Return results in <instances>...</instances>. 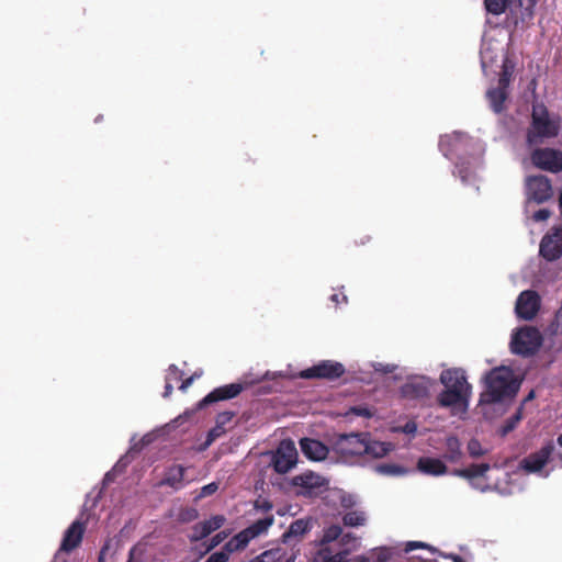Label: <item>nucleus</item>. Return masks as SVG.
I'll return each mask as SVG.
<instances>
[{
  "instance_id": "obj_1",
  "label": "nucleus",
  "mask_w": 562,
  "mask_h": 562,
  "mask_svg": "<svg viewBox=\"0 0 562 562\" xmlns=\"http://www.w3.org/2000/svg\"><path fill=\"white\" fill-rule=\"evenodd\" d=\"M440 382L445 385L437 396L440 407L460 409L465 412L472 393V386L468 382L465 371L461 368H451L440 373Z\"/></svg>"
},
{
  "instance_id": "obj_2",
  "label": "nucleus",
  "mask_w": 562,
  "mask_h": 562,
  "mask_svg": "<svg viewBox=\"0 0 562 562\" xmlns=\"http://www.w3.org/2000/svg\"><path fill=\"white\" fill-rule=\"evenodd\" d=\"M520 387V381L512 369L498 367L492 369L485 376V390L480 394L481 405H492L512 400Z\"/></svg>"
},
{
  "instance_id": "obj_3",
  "label": "nucleus",
  "mask_w": 562,
  "mask_h": 562,
  "mask_svg": "<svg viewBox=\"0 0 562 562\" xmlns=\"http://www.w3.org/2000/svg\"><path fill=\"white\" fill-rule=\"evenodd\" d=\"M559 133V125L550 119L549 112L543 105H535L531 115V125L527 132V143L536 146L544 138L555 137Z\"/></svg>"
},
{
  "instance_id": "obj_4",
  "label": "nucleus",
  "mask_w": 562,
  "mask_h": 562,
  "mask_svg": "<svg viewBox=\"0 0 562 562\" xmlns=\"http://www.w3.org/2000/svg\"><path fill=\"white\" fill-rule=\"evenodd\" d=\"M541 345V333L536 327L525 326L513 335L510 350L515 355L530 357L539 350Z\"/></svg>"
},
{
  "instance_id": "obj_5",
  "label": "nucleus",
  "mask_w": 562,
  "mask_h": 562,
  "mask_svg": "<svg viewBox=\"0 0 562 562\" xmlns=\"http://www.w3.org/2000/svg\"><path fill=\"white\" fill-rule=\"evenodd\" d=\"M346 372L345 366L334 360H322L318 363L304 369L300 372V378L305 380L323 379L335 381L340 379Z\"/></svg>"
},
{
  "instance_id": "obj_6",
  "label": "nucleus",
  "mask_w": 562,
  "mask_h": 562,
  "mask_svg": "<svg viewBox=\"0 0 562 562\" xmlns=\"http://www.w3.org/2000/svg\"><path fill=\"white\" fill-rule=\"evenodd\" d=\"M532 165L541 170L558 173L562 171V151L546 147L536 148L530 155Z\"/></svg>"
},
{
  "instance_id": "obj_7",
  "label": "nucleus",
  "mask_w": 562,
  "mask_h": 562,
  "mask_svg": "<svg viewBox=\"0 0 562 562\" xmlns=\"http://www.w3.org/2000/svg\"><path fill=\"white\" fill-rule=\"evenodd\" d=\"M525 189L527 199L536 203H543L553 195L551 181L543 175L527 177L525 181Z\"/></svg>"
},
{
  "instance_id": "obj_8",
  "label": "nucleus",
  "mask_w": 562,
  "mask_h": 562,
  "mask_svg": "<svg viewBox=\"0 0 562 562\" xmlns=\"http://www.w3.org/2000/svg\"><path fill=\"white\" fill-rule=\"evenodd\" d=\"M367 434H341L335 440L334 448L337 453L344 457L363 456Z\"/></svg>"
},
{
  "instance_id": "obj_9",
  "label": "nucleus",
  "mask_w": 562,
  "mask_h": 562,
  "mask_svg": "<svg viewBox=\"0 0 562 562\" xmlns=\"http://www.w3.org/2000/svg\"><path fill=\"white\" fill-rule=\"evenodd\" d=\"M539 252L548 261L558 260L562 256V226L551 228L542 237Z\"/></svg>"
},
{
  "instance_id": "obj_10",
  "label": "nucleus",
  "mask_w": 562,
  "mask_h": 562,
  "mask_svg": "<svg viewBox=\"0 0 562 562\" xmlns=\"http://www.w3.org/2000/svg\"><path fill=\"white\" fill-rule=\"evenodd\" d=\"M297 461V450L292 441H282L273 456L276 472L284 474L289 472Z\"/></svg>"
},
{
  "instance_id": "obj_11",
  "label": "nucleus",
  "mask_w": 562,
  "mask_h": 562,
  "mask_svg": "<svg viewBox=\"0 0 562 562\" xmlns=\"http://www.w3.org/2000/svg\"><path fill=\"white\" fill-rule=\"evenodd\" d=\"M245 390V384L243 383H231L226 385H222L215 387L206 396H204L199 403L198 408L202 409L211 404L228 401L237 397Z\"/></svg>"
},
{
  "instance_id": "obj_12",
  "label": "nucleus",
  "mask_w": 562,
  "mask_h": 562,
  "mask_svg": "<svg viewBox=\"0 0 562 562\" xmlns=\"http://www.w3.org/2000/svg\"><path fill=\"white\" fill-rule=\"evenodd\" d=\"M540 308V296L536 291H522L516 302L515 311L519 318L532 319Z\"/></svg>"
},
{
  "instance_id": "obj_13",
  "label": "nucleus",
  "mask_w": 562,
  "mask_h": 562,
  "mask_svg": "<svg viewBox=\"0 0 562 562\" xmlns=\"http://www.w3.org/2000/svg\"><path fill=\"white\" fill-rule=\"evenodd\" d=\"M86 531L85 522L80 520H75L65 531L59 552L70 553L76 548H78L81 542Z\"/></svg>"
},
{
  "instance_id": "obj_14",
  "label": "nucleus",
  "mask_w": 562,
  "mask_h": 562,
  "mask_svg": "<svg viewBox=\"0 0 562 562\" xmlns=\"http://www.w3.org/2000/svg\"><path fill=\"white\" fill-rule=\"evenodd\" d=\"M553 451L554 445L552 441H549L540 450L526 457L521 462L522 468L530 473L539 472L547 464Z\"/></svg>"
},
{
  "instance_id": "obj_15",
  "label": "nucleus",
  "mask_w": 562,
  "mask_h": 562,
  "mask_svg": "<svg viewBox=\"0 0 562 562\" xmlns=\"http://www.w3.org/2000/svg\"><path fill=\"white\" fill-rule=\"evenodd\" d=\"M226 521L223 515L212 516L210 519L200 521L192 527V533L189 535L190 542L203 540L212 532L218 530Z\"/></svg>"
},
{
  "instance_id": "obj_16",
  "label": "nucleus",
  "mask_w": 562,
  "mask_h": 562,
  "mask_svg": "<svg viewBox=\"0 0 562 562\" xmlns=\"http://www.w3.org/2000/svg\"><path fill=\"white\" fill-rule=\"evenodd\" d=\"M313 562H370L364 555H357L353 559H348V551L335 552L330 548H321Z\"/></svg>"
},
{
  "instance_id": "obj_17",
  "label": "nucleus",
  "mask_w": 562,
  "mask_h": 562,
  "mask_svg": "<svg viewBox=\"0 0 562 562\" xmlns=\"http://www.w3.org/2000/svg\"><path fill=\"white\" fill-rule=\"evenodd\" d=\"M303 454L312 461L325 460L328 456V448L319 440L303 438L300 440Z\"/></svg>"
},
{
  "instance_id": "obj_18",
  "label": "nucleus",
  "mask_w": 562,
  "mask_h": 562,
  "mask_svg": "<svg viewBox=\"0 0 562 562\" xmlns=\"http://www.w3.org/2000/svg\"><path fill=\"white\" fill-rule=\"evenodd\" d=\"M429 380L417 379L412 380L402 385L401 394L403 397L408 400H420L428 396L429 393Z\"/></svg>"
},
{
  "instance_id": "obj_19",
  "label": "nucleus",
  "mask_w": 562,
  "mask_h": 562,
  "mask_svg": "<svg viewBox=\"0 0 562 562\" xmlns=\"http://www.w3.org/2000/svg\"><path fill=\"white\" fill-rule=\"evenodd\" d=\"M293 484L303 488V495L315 494L318 488L325 485V480L312 472L297 475L293 479Z\"/></svg>"
},
{
  "instance_id": "obj_20",
  "label": "nucleus",
  "mask_w": 562,
  "mask_h": 562,
  "mask_svg": "<svg viewBox=\"0 0 562 562\" xmlns=\"http://www.w3.org/2000/svg\"><path fill=\"white\" fill-rule=\"evenodd\" d=\"M186 470L181 464L170 465L166 470L164 479L158 483V486H169L175 491L182 488Z\"/></svg>"
},
{
  "instance_id": "obj_21",
  "label": "nucleus",
  "mask_w": 562,
  "mask_h": 562,
  "mask_svg": "<svg viewBox=\"0 0 562 562\" xmlns=\"http://www.w3.org/2000/svg\"><path fill=\"white\" fill-rule=\"evenodd\" d=\"M512 7L519 9V12L516 15L515 24L517 25L520 21L521 23L530 22L535 16V7L537 4V0H510Z\"/></svg>"
},
{
  "instance_id": "obj_22",
  "label": "nucleus",
  "mask_w": 562,
  "mask_h": 562,
  "mask_svg": "<svg viewBox=\"0 0 562 562\" xmlns=\"http://www.w3.org/2000/svg\"><path fill=\"white\" fill-rule=\"evenodd\" d=\"M417 469L429 475H442L447 472V465L439 459L422 457L417 462Z\"/></svg>"
},
{
  "instance_id": "obj_23",
  "label": "nucleus",
  "mask_w": 562,
  "mask_h": 562,
  "mask_svg": "<svg viewBox=\"0 0 562 562\" xmlns=\"http://www.w3.org/2000/svg\"><path fill=\"white\" fill-rule=\"evenodd\" d=\"M366 448L367 450L363 451V454L379 459L385 457L392 450L393 446L390 442L372 440L370 435L367 434Z\"/></svg>"
},
{
  "instance_id": "obj_24",
  "label": "nucleus",
  "mask_w": 562,
  "mask_h": 562,
  "mask_svg": "<svg viewBox=\"0 0 562 562\" xmlns=\"http://www.w3.org/2000/svg\"><path fill=\"white\" fill-rule=\"evenodd\" d=\"M508 94L509 92L507 90L499 87L487 90L486 98L495 113H501L504 110V102L508 98Z\"/></svg>"
},
{
  "instance_id": "obj_25",
  "label": "nucleus",
  "mask_w": 562,
  "mask_h": 562,
  "mask_svg": "<svg viewBox=\"0 0 562 562\" xmlns=\"http://www.w3.org/2000/svg\"><path fill=\"white\" fill-rule=\"evenodd\" d=\"M310 524L305 519H296L292 521L288 530L283 533V541L288 542L291 538H301L310 531Z\"/></svg>"
},
{
  "instance_id": "obj_26",
  "label": "nucleus",
  "mask_w": 562,
  "mask_h": 562,
  "mask_svg": "<svg viewBox=\"0 0 562 562\" xmlns=\"http://www.w3.org/2000/svg\"><path fill=\"white\" fill-rule=\"evenodd\" d=\"M514 71H515V63L512 59H509L508 57H506L503 60L497 87L508 91Z\"/></svg>"
},
{
  "instance_id": "obj_27",
  "label": "nucleus",
  "mask_w": 562,
  "mask_h": 562,
  "mask_svg": "<svg viewBox=\"0 0 562 562\" xmlns=\"http://www.w3.org/2000/svg\"><path fill=\"white\" fill-rule=\"evenodd\" d=\"M462 456L460 440L456 436H449L446 439L445 459L450 462H457Z\"/></svg>"
},
{
  "instance_id": "obj_28",
  "label": "nucleus",
  "mask_w": 562,
  "mask_h": 562,
  "mask_svg": "<svg viewBox=\"0 0 562 562\" xmlns=\"http://www.w3.org/2000/svg\"><path fill=\"white\" fill-rule=\"evenodd\" d=\"M483 2L486 12L493 15H501L506 9H509L510 12L514 13L510 0H483Z\"/></svg>"
},
{
  "instance_id": "obj_29",
  "label": "nucleus",
  "mask_w": 562,
  "mask_h": 562,
  "mask_svg": "<svg viewBox=\"0 0 562 562\" xmlns=\"http://www.w3.org/2000/svg\"><path fill=\"white\" fill-rule=\"evenodd\" d=\"M491 469L488 463L471 464L467 469L456 470L454 473L461 477L474 479L483 476Z\"/></svg>"
},
{
  "instance_id": "obj_30",
  "label": "nucleus",
  "mask_w": 562,
  "mask_h": 562,
  "mask_svg": "<svg viewBox=\"0 0 562 562\" xmlns=\"http://www.w3.org/2000/svg\"><path fill=\"white\" fill-rule=\"evenodd\" d=\"M274 518L272 515L267 516L265 518L256 520L254 524L247 527L248 531L252 536V538H257L262 533H266L268 529L272 526Z\"/></svg>"
},
{
  "instance_id": "obj_31",
  "label": "nucleus",
  "mask_w": 562,
  "mask_h": 562,
  "mask_svg": "<svg viewBox=\"0 0 562 562\" xmlns=\"http://www.w3.org/2000/svg\"><path fill=\"white\" fill-rule=\"evenodd\" d=\"M342 535V528L339 525H331L323 530L321 539L322 548H329L328 544L337 540Z\"/></svg>"
},
{
  "instance_id": "obj_32",
  "label": "nucleus",
  "mask_w": 562,
  "mask_h": 562,
  "mask_svg": "<svg viewBox=\"0 0 562 562\" xmlns=\"http://www.w3.org/2000/svg\"><path fill=\"white\" fill-rule=\"evenodd\" d=\"M367 517L363 512H348L342 516V522L347 527H359L366 524Z\"/></svg>"
},
{
  "instance_id": "obj_33",
  "label": "nucleus",
  "mask_w": 562,
  "mask_h": 562,
  "mask_svg": "<svg viewBox=\"0 0 562 562\" xmlns=\"http://www.w3.org/2000/svg\"><path fill=\"white\" fill-rule=\"evenodd\" d=\"M228 537L227 531H220L215 536H213L210 542L205 546V549L200 553V558L211 552L214 548H216L220 543H222Z\"/></svg>"
},
{
  "instance_id": "obj_34",
  "label": "nucleus",
  "mask_w": 562,
  "mask_h": 562,
  "mask_svg": "<svg viewBox=\"0 0 562 562\" xmlns=\"http://www.w3.org/2000/svg\"><path fill=\"white\" fill-rule=\"evenodd\" d=\"M199 516V512L193 507L182 508L178 514V520L182 524L191 522Z\"/></svg>"
},
{
  "instance_id": "obj_35",
  "label": "nucleus",
  "mask_w": 562,
  "mask_h": 562,
  "mask_svg": "<svg viewBox=\"0 0 562 562\" xmlns=\"http://www.w3.org/2000/svg\"><path fill=\"white\" fill-rule=\"evenodd\" d=\"M375 469L379 473L386 474V475H398V474H403L405 472L404 469H402L401 467H398L396 464L383 463V464L376 465Z\"/></svg>"
},
{
  "instance_id": "obj_36",
  "label": "nucleus",
  "mask_w": 562,
  "mask_h": 562,
  "mask_svg": "<svg viewBox=\"0 0 562 562\" xmlns=\"http://www.w3.org/2000/svg\"><path fill=\"white\" fill-rule=\"evenodd\" d=\"M468 452L472 458H479L486 453V451L482 448L481 442L475 438H472L468 442Z\"/></svg>"
},
{
  "instance_id": "obj_37",
  "label": "nucleus",
  "mask_w": 562,
  "mask_h": 562,
  "mask_svg": "<svg viewBox=\"0 0 562 562\" xmlns=\"http://www.w3.org/2000/svg\"><path fill=\"white\" fill-rule=\"evenodd\" d=\"M235 541L240 544V548L244 550L248 543L254 539L250 532L247 528L239 531L237 535L234 536Z\"/></svg>"
},
{
  "instance_id": "obj_38",
  "label": "nucleus",
  "mask_w": 562,
  "mask_h": 562,
  "mask_svg": "<svg viewBox=\"0 0 562 562\" xmlns=\"http://www.w3.org/2000/svg\"><path fill=\"white\" fill-rule=\"evenodd\" d=\"M415 549H427L431 552H436L437 549L431 547L430 544L426 543V542H422V541H408L406 544H405V552H411Z\"/></svg>"
},
{
  "instance_id": "obj_39",
  "label": "nucleus",
  "mask_w": 562,
  "mask_h": 562,
  "mask_svg": "<svg viewBox=\"0 0 562 562\" xmlns=\"http://www.w3.org/2000/svg\"><path fill=\"white\" fill-rule=\"evenodd\" d=\"M234 417H235L234 412H229V411L222 412L216 416L215 424L225 428V426L227 424H229Z\"/></svg>"
},
{
  "instance_id": "obj_40",
  "label": "nucleus",
  "mask_w": 562,
  "mask_h": 562,
  "mask_svg": "<svg viewBox=\"0 0 562 562\" xmlns=\"http://www.w3.org/2000/svg\"><path fill=\"white\" fill-rule=\"evenodd\" d=\"M226 432V428H223L218 425L215 424V426L210 429V431L207 432V437H206V445H211L215 439H217L218 437H221L222 435H224Z\"/></svg>"
},
{
  "instance_id": "obj_41",
  "label": "nucleus",
  "mask_w": 562,
  "mask_h": 562,
  "mask_svg": "<svg viewBox=\"0 0 562 562\" xmlns=\"http://www.w3.org/2000/svg\"><path fill=\"white\" fill-rule=\"evenodd\" d=\"M520 413L518 412L517 414H515L513 417H510L509 419L506 420L505 425L503 426L502 428V434L503 435H506L508 434L509 431L514 430L517 423L520 420Z\"/></svg>"
},
{
  "instance_id": "obj_42",
  "label": "nucleus",
  "mask_w": 562,
  "mask_h": 562,
  "mask_svg": "<svg viewBox=\"0 0 562 562\" xmlns=\"http://www.w3.org/2000/svg\"><path fill=\"white\" fill-rule=\"evenodd\" d=\"M229 561V557L227 555V553L224 551V549H222L221 551L218 552H214L212 553L207 560L205 562H228Z\"/></svg>"
},
{
  "instance_id": "obj_43",
  "label": "nucleus",
  "mask_w": 562,
  "mask_h": 562,
  "mask_svg": "<svg viewBox=\"0 0 562 562\" xmlns=\"http://www.w3.org/2000/svg\"><path fill=\"white\" fill-rule=\"evenodd\" d=\"M349 414H352V415H356V416H361V417H371L372 416V413L369 408L367 407H361V406H353V407H350L349 412L347 413V415Z\"/></svg>"
},
{
  "instance_id": "obj_44",
  "label": "nucleus",
  "mask_w": 562,
  "mask_h": 562,
  "mask_svg": "<svg viewBox=\"0 0 562 562\" xmlns=\"http://www.w3.org/2000/svg\"><path fill=\"white\" fill-rule=\"evenodd\" d=\"M224 551L227 553L228 557H231L232 553L236 552V551H241L243 549L240 548V544H238L236 541H235V538L233 537L232 539H229L223 547Z\"/></svg>"
},
{
  "instance_id": "obj_45",
  "label": "nucleus",
  "mask_w": 562,
  "mask_h": 562,
  "mask_svg": "<svg viewBox=\"0 0 562 562\" xmlns=\"http://www.w3.org/2000/svg\"><path fill=\"white\" fill-rule=\"evenodd\" d=\"M218 488V484L215 483V482H212L210 484H206L204 485L202 488H201V493H200V496L201 497H206V496H210L212 494H214Z\"/></svg>"
},
{
  "instance_id": "obj_46",
  "label": "nucleus",
  "mask_w": 562,
  "mask_h": 562,
  "mask_svg": "<svg viewBox=\"0 0 562 562\" xmlns=\"http://www.w3.org/2000/svg\"><path fill=\"white\" fill-rule=\"evenodd\" d=\"M401 431L407 435H415L417 431V424L414 420H409L401 427Z\"/></svg>"
},
{
  "instance_id": "obj_47",
  "label": "nucleus",
  "mask_w": 562,
  "mask_h": 562,
  "mask_svg": "<svg viewBox=\"0 0 562 562\" xmlns=\"http://www.w3.org/2000/svg\"><path fill=\"white\" fill-rule=\"evenodd\" d=\"M550 216V211L547 209H541L535 212L533 220L537 222L546 221Z\"/></svg>"
},
{
  "instance_id": "obj_48",
  "label": "nucleus",
  "mask_w": 562,
  "mask_h": 562,
  "mask_svg": "<svg viewBox=\"0 0 562 562\" xmlns=\"http://www.w3.org/2000/svg\"><path fill=\"white\" fill-rule=\"evenodd\" d=\"M396 369V366L394 364H382V363H379L378 367H375V371H380V372H383V373H392L394 372Z\"/></svg>"
},
{
  "instance_id": "obj_49",
  "label": "nucleus",
  "mask_w": 562,
  "mask_h": 562,
  "mask_svg": "<svg viewBox=\"0 0 562 562\" xmlns=\"http://www.w3.org/2000/svg\"><path fill=\"white\" fill-rule=\"evenodd\" d=\"M255 507L259 508V509H261L263 512H269V510L272 509V504L269 501H266V499H263L261 502L257 501L256 504H255Z\"/></svg>"
},
{
  "instance_id": "obj_50",
  "label": "nucleus",
  "mask_w": 562,
  "mask_h": 562,
  "mask_svg": "<svg viewBox=\"0 0 562 562\" xmlns=\"http://www.w3.org/2000/svg\"><path fill=\"white\" fill-rule=\"evenodd\" d=\"M330 301L336 305L340 303H347V296L344 293H335L330 296Z\"/></svg>"
},
{
  "instance_id": "obj_51",
  "label": "nucleus",
  "mask_w": 562,
  "mask_h": 562,
  "mask_svg": "<svg viewBox=\"0 0 562 562\" xmlns=\"http://www.w3.org/2000/svg\"><path fill=\"white\" fill-rule=\"evenodd\" d=\"M193 382V376H190L186 380L182 381L181 385L179 386V389L184 392L187 391V389L192 384Z\"/></svg>"
},
{
  "instance_id": "obj_52",
  "label": "nucleus",
  "mask_w": 562,
  "mask_h": 562,
  "mask_svg": "<svg viewBox=\"0 0 562 562\" xmlns=\"http://www.w3.org/2000/svg\"><path fill=\"white\" fill-rule=\"evenodd\" d=\"M169 372L173 373L176 375V379H180L182 375V372L178 369V367L176 364L169 366Z\"/></svg>"
},
{
  "instance_id": "obj_53",
  "label": "nucleus",
  "mask_w": 562,
  "mask_h": 562,
  "mask_svg": "<svg viewBox=\"0 0 562 562\" xmlns=\"http://www.w3.org/2000/svg\"><path fill=\"white\" fill-rule=\"evenodd\" d=\"M172 391H173L172 384L169 381H167V383L165 385V391H164V394H162L164 397H169L170 394L172 393Z\"/></svg>"
},
{
  "instance_id": "obj_54",
  "label": "nucleus",
  "mask_w": 562,
  "mask_h": 562,
  "mask_svg": "<svg viewBox=\"0 0 562 562\" xmlns=\"http://www.w3.org/2000/svg\"><path fill=\"white\" fill-rule=\"evenodd\" d=\"M136 551H137L136 547L131 548V550L128 552V560H127V562H140V561H136L135 560Z\"/></svg>"
},
{
  "instance_id": "obj_55",
  "label": "nucleus",
  "mask_w": 562,
  "mask_h": 562,
  "mask_svg": "<svg viewBox=\"0 0 562 562\" xmlns=\"http://www.w3.org/2000/svg\"><path fill=\"white\" fill-rule=\"evenodd\" d=\"M387 559H389V558H387V555H386V554H384V553H380V554L378 555V562H386V561H387Z\"/></svg>"
},
{
  "instance_id": "obj_56",
  "label": "nucleus",
  "mask_w": 562,
  "mask_h": 562,
  "mask_svg": "<svg viewBox=\"0 0 562 562\" xmlns=\"http://www.w3.org/2000/svg\"><path fill=\"white\" fill-rule=\"evenodd\" d=\"M555 459L558 460L559 465L562 468V452L557 453Z\"/></svg>"
},
{
  "instance_id": "obj_57",
  "label": "nucleus",
  "mask_w": 562,
  "mask_h": 562,
  "mask_svg": "<svg viewBox=\"0 0 562 562\" xmlns=\"http://www.w3.org/2000/svg\"><path fill=\"white\" fill-rule=\"evenodd\" d=\"M350 538H351V535H350V533H346V535H344V536H342V539H341L342 543H347V542H348V540H349Z\"/></svg>"
},
{
  "instance_id": "obj_58",
  "label": "nucleus",
  "mask_w": 562,
  "mask_h": 562,
  "mask_svg": "<svg viewBox=\"0 0 562 562\" xmlns=\"http://www.w3.org/2000/svg\"><path fill=\"white\" fill-rule=\"evenodd\" d=\"M559 207H560V211L562 214V191L560 192V195H559Z\"/></svg>"
},
{
  "instance_id": "obj_59",
  "label": "nucleus",
  "mask_w": 562,
  "mask_h": 562,
  "mask_svg": "<svg viewBox=\"0 0 562 562\" xmlns=\"http://www.w3.org/2000/svg\"><path fill=\"white\" fill-rule=\"evenodd\" d=\"M453 562H465L461 557L456 555L453 557Z\"/></svg>"
},
{
  "instance_id": "obj_60",
  "label": "nucleus",
  "mask_w": 562,
  "mask_h": 562,
  "mask_svg": "<svg viewBox=\"0 0 562 562\" xmlns=\"http://www.w3.org/2000/svg\"><path fill=\"white\" fill-rule=\"evenodd\" d=\"M557 442L560 447H562V434H560L557 438Z\"/></svg>"
},
{
  "instance_id": "obj_61",
  "label": "nucleus",
  "mask_w": 562,
  "mask_h": 562,
  "mask_svg": "<svg viewBox=\"0 0 562 562\" xmlns=\"http://www.w3.org/2000/svg\"><path fill=\"white\" fill-rule=\"evenodd\" d=\"M285 562H294V558H289Z\"/></svg>"
},
{
  "instance_id": "obj_62",
  "label": "nucleus",
  "mask_w": 562,
  "mask_h": 562,
  "mask_svg": "<svg viewBox=\"0 0 562 562\" xmlns=\"http://www.w3.org/2000/svg\"><path fill=\"white\" fill-rule=\"evenodd\" d=\"M422 562H437L435 560H423Z\"/></svg>"
},
{
  "instance_id": "obj_63",
  "label": "nucleus",
  "mask_w": 562,
  "mask_h": 562,
  "mask_svg": "<svg viewBox=\"0 0 562 562\" xmlns=\"http://www.w3.org/2000/svg\"><path fill=\"white\" fill-rule=\"evenodd\" d=\"M533 396V392H530V394L528 395V398H532Z\"/></svg>"
}]
</instances>
